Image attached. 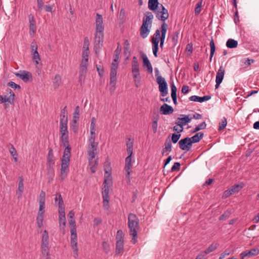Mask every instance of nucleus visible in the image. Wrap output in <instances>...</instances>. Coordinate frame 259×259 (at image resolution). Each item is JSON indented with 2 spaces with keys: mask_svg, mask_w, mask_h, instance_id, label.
I'll use <instances>...</instances> for the list:
<instances>
[{
  "mask_svg": "<svg viewBox=\"0 0 259 259\" xmlns=\"http://www.w3.org/2000/svg\"><path fill=\"white\" fill-rule=\"evenodd\" d=\"M104 27L103 25V18L101 15L96 14V32L95 34V50L97 53V49L102 46L104 37Z\"/></svg>",
  "mask_w": 259,
  "mask_h": 259,
  "instance_id": "obj_1",
  "label": "nucleus"
},
{
  "mask_svg": "<svg viewBox=\"0 0 259 259\" xmlns=\"http://www.w3.org/2000/svg\"><path fill=\"white\" fill-rule=\"evenodd\" d=\"M128 227L130 235L132 237V242L135 244L137 242V233L139 229V220L137 215L131 213L128 215Z\"/></svg>",
  "mask_w": 259,
  "mask_h": 259,
  "instance_id": "obj_2",
  "label": "nucleus"
},
{
  "mask_svg": "<svg viewBox=\"0 0 259 259\" xmlns=\"http://www.w3.org/2000/svg\"><path fill=\"white\" fill-rule=\"evenodd\" d=\"M148 8L150 10L154 11L158 8L156 16L158 20L164 21L168 18L169 14L165 7L160 4L159 6L158 0H149Z\"/></svg>",
  "mask_w": 259,
  "mask_h": 259,
  "instance_id": "obj_3",
  "label": "nucleus"
},
{
  "mask_svg": "<svg viewBox=\"0 0 259 259\" xmlns=\"http://www.w3.org/2000/svg\"><path fill=\"white\" fill-rule=\"evenodd\" d=\"M153 15L150 12H146L143 19V24L140 28V35L145 38L149 35L152 27Z\"/></svg>",
  "mask_w": 259,
  "mask_h": 259,
  "instance_id": "obj_4",
  "label": "nucleus"
},
{
  "mask_svg": "<svg viewBox=\"0 0 259 259\" xmlns=\"http://www.w3.org/2000/svg\"><path fill=\"white\" fill-rule=\"evenodd\" d=\"M59 202L58 203L59 207V221L60 228L63 234L65 233V228L66 226V218L65 207L64 206V203L62 197L59 195Z\"/></svg>",
  "mask_w": 259,
  "mask_h": 259,
  "instance_id": "obj_5",
  "label": "nucleus"
},
{
  "mask_svg": "<svg viewBox=\"0 0 259 259\" xmlns=\"http://www.w3.org/2000/svg\"><path fill=\"white\" fill-rule=\"evenodd\" d=\"M98 147V142H96L95 140H88L87 154L90 164H92L93 159L95 158L97 153Z\"/></svg>",
  "mask_w": 259,
  "mask_h": 259,
  "instance_id": "obj_6",
  "label": "nucleus"
},
{
  "mask_svg": "<svg viewBox=\"0 0 259 259\" xmlns=\"http://www.w3.org/2000/svg\"><path fill=\"white\" fill-rule=\"evenodd\" d=\"M68 122H60V134L62 143L64 146L69 147Z\"/></svg>",
  "mask_w": 259,
  "mask_h": 259,
  "instance_id": "obj_7",
  "label": "nucleus"
},
{
  "mask_svg": "<svg viewBox=\"0 0 259 259\" xmlns=\"http://www.w3.org/2000/svg\"><path fill=\"white\" fill-rule=\"evenodd\" d=\"M70 245L73 251V257L75 259H77L78 256V248L77 246L76 229L74 228L73 229H70Z\"/></svg>",
  "mask_w": 259,
  "mask_h": 259,
  "instance_id": "obj_8",
  "label": "nucleus"
},
{
  "mask_svg": "<svg viewBox=\"0 0 259 259\" xmlns=\"http://www.w3.org/2000/svg\"><path fill=\"white\" fill-rule=\"evenodd\" d=\"M116 241L115 253L119 254L122 252L124 247V234L122 230H119L117 232Z\"/></svg>",
  "mask_w": 259,
  "mask_h": 259,
  "instance_id": "obj_9",
  "label": "nucleus"
},
{
  "mask_svg": "<svg viewBox=\"0 0 259 259\" xmlns=\"http://www.w3.org/2000/svg\"><path fill=\"white\" fill-rule=\"evenodd\" d=\"M156 82L158 84L159 91L162 97H165L168 94V87L164 78L161 75H156Z\"/></svg>",
  "mask_w": 259,
  "mask_h": 259,
  "instance_id": "obj_10",
  "label": "nucleus"
},
{
  "mask_svg": "<svg viewBox=\"0 0 259 259\" xmlns=\"http://www.w3.org/2000/svg\"><path fill=\"white\" fill-rule=\"evenodd\" d=\"M70 148L69 147H66L65 148L63 155L61 160V168L62 169L69 170V164L70 158Z\"/></svg>",
  "mask_w": 259,
  "mask_h": 259,
  "instance_id": "obj_11",
  "label": "nucleus"
},
{
  "mask_svg": "<svg viewBox=\"0 0 259 259\" xmlns=\"http://www.w3.org/2000/svg\"><path fill=\"white\" fill-rule=\"evenodd\" d=\"M119 57L117 55L111 64L110 69V80L111 84H115L116 82L117 69L118 67V60Z\"/></svg>",
  "mask_w": 259,
  "mask_h": 259,
  "instance_id": "obj_12",
  "label": "nucleus"
},
{
  "mask_svg": "<svg viewBox=\"0 0 259 259\" xmlns=\"http://www.w3.org/2000/svg\"><path fill=\"white\" fill-rule=\"evenodd\" d=\"M6 93L9 94V96L0 95L1 103L14 104L15 95L10 89L6 90Z\"/></svg>",
  "mask_w": 259,
  "mask_h": 259,
  "instance_id": "obj_13",
  "label": "nucleus"
},
{
  "mask_svg": "<svg viewBox=\"0 0 259 259\" xmlns=\"http://www.w3.org/2000/svg\"><path fill=\"white\" fill-rule=\"evenodd\" d=\"M104 170L105 183H111L112 182L111 167L110 166V163L108 161H106L104 164Z\"/></svg>",
  "mask_w": 259,
  "mask_h": 259,
  "instance_id": "obj_14",
  "label": "nucleus"
},
{
  "mask_svg": "<svg viewBox=\"0 0 259 259\" xmlns=\"http://www.w3.org/2000/svg\"><path fill=\"white\" fill-rule=\"evenodd\" d=\"M179 145L182 150L187 151H189L192 146V142L190 141V139L188 137L181 139L179 142Z\"/></svg>",
  "mask_w": 259,
  "mask_h": 259,
  "instance_id": "obj_15",
  "label": "nucleus"
},
{
  "mask_svg": "<svg viewBox=\"0 0 259 259\" xmlns=\"http://www.w3.org/2000/svg\"><path fill=\"white\" fill-rule=\"evenodd\" d=\"M96 119L95 117H92L91 121L90 132L88 140H96Z\"/></svg>",
  "mask_w": 259,
  "mask_h": 259,
  "instance_id": "obj_16",
  "label": "nucleus"
},
{
  "mask_svg": "<svg viewBox=\"0 0 259 259\" xmlns=\"http://www.w3.org/2000/svg\"><path fill=\"white\" fill-rule=\"evenodd\" d=\"M242 186L237 184L232 186L230 189L226 190L223 194V197L227 198L235 193L239 192Z\"/></svg>",
  "mask_w": 259,
  "mask_h": 259,
  "instance_id": "obj_17",
  "label": "nucleus"
},
{
  "mask_svg": "<svg viewBox=\"0 0 259 259\" xmlns=\"http://www.w3.org/2000/svg\"><path fill=\"white\" fill-rule=\"evenodd\" d=\"M28 20L29 23V33L31 36H33L36 30V22L32 14L28 15Z\"/></svg>",
  "mask_w": 259,
  "mask_h": 259,
  "instance_id": "obj_18",
  "label": "nucleus"
},
{
  "mask_svg": "<svg viewBox=\"0 0 259 259\" xmlns=\"http://www.w3.org/2000/svg\"><path fill=\"white\" fill-rule=\"evenodd\" d=\"M225 74V69L223 66H221L217 73L215 78V89H217L222 82Z\"/></svg>",
  "mask_w": 259,
  "mask_h": 259,
  "instance_id": "obj_19",
  "label": "nucleus"
},
{
  "mask_svg": "<svg viewBox=\"0 0 259 259\" xmlns=\"http://www.w3.org/2000/svg\"><path fill=\"white\" fill-rule=\"evenodd\" d=\"M192 118L190 117L189 115H185L181 114L180 117L178 118L176 121V124L181 125L183 127L187 123L191 121Z\"/></svg>",
  "mask_w": 259,
  "mask_h": 259,
  "instance_id": "obj_20",
  "label": "nucleus"
},
{
  "mask_svg": "<svg viewBox=\"0 0 259 259\" xmlns=\"http://www.w3.org/2000/svg\"><path fill=\"white\" fill-rule=\"evenodd\" d=\"M132 157H130V156H127L126 157L125 159V170L126 172V175H125V177L126 179L130 180V174L132 171Z\"/></svg>",
  "mask_w": 259,
  "mask_h": 259,
  "instance_id": "obj_21",
  "label": "nucleus"
},
{
  "mask_svg": "<svg viewBox=\"0 0 259 259\" xmlns=\"http://www.w3.org/2000/svg\"><path fill=\"white\" fill-rule=\"evenodd\" d=\"M259 254L258 248H253L250 250H245L240 254L242 259L245 257H250L254 255H256Z\"/></svg>",
  "mask_w": 259,
  "mask_h": 259,
  "instance_id": "obj_22",
  "label": "nucleus"
},
{
  "mask_svg": "<svg viewBox=\"0 0 259 259\" xmlns=\"http://www.w3.org/2000/svg\"><path fill=\"white\" fill-rule=\"evenodd\" d=\"M167 28H168V25L165 22H164L161 25V37H160V40H159V41H160V47L161 48H162V47L163 46L164 40H165V35H166V31H167Z\"/></svg>",
  "mask_w": 259,
  "mask_h": 259,
  "instance_id": "obj_23",
  "label": "nucleus"
},
{
  "mask_svg": "<svg viewBox=\"0 0 259 259\" xmlns=\"http://www.w3.org/2000/svg\"><path fill=\"white\" fill-rule=\"evenodd\" d=\"M15 75L25 82H27L30 78H32L31 73L26 71H23L19 73H17Z\"/></svg>",
  "mask_w": 259,
  "mask_h": 259,
  "instance_id": "obj_24",
  "label": "nucleus"
},
{
  "mask_svg": "<svg viewBox=\"0 0 259 259\" xmlns=\"http://www.w3.org/2000/svg\"><path fill=\"white\" fill-rule=\"evenodd\" d=\"M172 144L170 139L167 138L164 143V148L162 150V154L166 155L171 151Z\"/></svg>",
  "mask_w": 259,
  "mask_h": 259,
  "instance_id": "obj_25",
  "label": "nucleus"
},
{
  "mask_svg": "<svg viewBox=\"0 0 259 259\" xmlns=\"http://www.w3.org/2000/svg\"><path fill=\"white\" fill-rule=\"evenodd\" d=\"M160 112L163 115H168L174 112V109L171 106L164 103L160 107Z\"/></svg>",
  "mask_w": 259,
  "mask_h": 259,
  "instance_id": "obj_26",
  "label": "nucleus"
},
{
  "mask_svg": "<svg viewBox=\"0 0 259 259\" xmlns=\"http://www.w3.org/2000/svg\"><path fill=\"white\" fill-rule=\"evenodd\" d=\"M141 56L143 59L144 66L147 67V70L150 73H152L153 72L152 66L146 55L144 53H142Z\"/></svg>",
  "mask_w": 259,
  "mask_h": 259,
  "instance_id": "obj_27",
  "label": "nucleus"
},
{
  "mask_svg": "<svg viewBox=\"0 0 259 259\" xmlns=\"http://www.w3.org/2000/svg\"><path fill=\"white\" fill-rule=\"evenodd\" d=\"M69 223L71 226L70 229H73L74 228H76V223L74 219V212L73 210H70L69 212Z\"/></svg>",
  "mask_w": 259,
  "mask_h": 259,
  "instance_id": "obj_28",
  "label": "nucleus"
},
{
  "mask_svg": "<svg viewBox=\"0 0 259 259\" xmlns=\"http://www.w3.org/2000/svg\"><path fill=\"white\" fill-rule=\"evenodd\" d=\"M112 182L111 183H105V182H104V186L103 188H102V196L103 198L105 199H109V186L111 185Z\"/></svg>",
  "mask_w": 259,
  "mask_h": 259,
  "instance_id": "obj_29",
  "label": "nucleus"
},
{
  "mask_svg": "<svg viewBox=\"0 0 259 259\" xmlns=\"http://www.w3.org/2000/svg\"><path fill=\"white\" fill-rule=\"evenodd\" d=\"M41 249L42 255L46 256V259H51V255L49 252V245H41Z\"/></svg>",
  "mask_w": 259,
  "mask_h": 259,
  "instance_id": "obj_30",
  "label": "nucleus"
},
{
  "mask_svg": "<svg viewBox=\"0 0 259 259\" xmlns=\"http://www.w3.org/2000/svg\"><path fill=\"white\" fill-rule=\"evenodd\" d=\"M62 84L61 77L59 74H56L53 81V87L55 89H58Z\"/></svg>",
  "mask_w": 259,
  "mask_h": 259,
  "instance_id": "obj_31",
  "label": "nucleus"
},
{
  "mask_svg": "<svg viewBox=\"0 0 259 259\" xmlns=\"http://www.w3.org/2000/svg\"><path fill=\"white\" fill-rule=\"evenodd\" d=\"M89 46H90V41L89 40V38L86 37L84 39L83 41V46L82 48V54H86L89 55L90 51H89Z\"/></svg>",
  "mask_w": 259,
  "mask_h": 259,
  "instance_id": "obj_32",
  "label": "nucleus"
},
{
  "mask_svg": "<svg viewBox=\"0 0 259 259\" xmlns=\"http://www.w3.org/2000/svg\"><path fill=\"white\" fill-rule=\"evenodd\" d=\"M32 59L36 65H38L40 63V56L37 51L31 53Z\"/></svg>",
  "mask_w": 259,
  "mask_h": 259,
  "instance_id": "obj_33",
  "label": "nucleus"
},
{
  "mask_svg": "<svg viewBox=\"0 0 259 259\" xmlns=\"http://www.w3.org/2000/svg\"><path fill=\"white\" fill-rule=\"evenodd\" d=\"M66 107H65L61 111L60 122H68Z\"/></svg>",
  "mask_w": 259,
  "mask_h": 259,
  "instance_id": "obj_34",
  "label": "nucleus"
},
{
  "mask_svg": "<svg viewBox=\"0 0 259 259\" xmlns=\"http://www.w3.org/2000/svg\"><path fill=\"white\" fill-rule=\"evenodd\" d=\"M79 107L78 106H77L75 108L73 116V122L74 124L77 123V122L78 120V119L79 118Z\"/></svg>",
  "mask_w": 259,
  "mask_h": 259,
  "instance_id": "obj_35",
  "label": "nucleus"
},
{
  "mask_svg": "<svg viewBox=\"0 0 259 259\" xmlns=\"http://www.w3.org/2000/svg\"><path fill=\"white\" fill-rule=\"evenodd\" d=\"M237 41L231 38L229 39L226 42V46L230 49L235 48L237 47Z\"/></svg>",
  "mask_w": 259,
  "mask_h": 259,
  "instance_id": "obj_36",
  "label": "nucleus"
},
{
  "mask_svg": "<svg viewBox=\"0 0 259 259\" xmlns=\"http://www.w3.org/2000/svg\"><path fill=\"white\" fill-rule=\"evenodd\" d=\"M44 219V213H37L36 217V223L38 228H41L43 226V222Z\"/></svg>",
  "mask_w": 259,
  "mask_h": 259,
  "instance_id": "obj_37",
  "label": "nucleus"
},
{
  "mask_svg": "<svg viewBox=\"0 0 259 259\" xmlns=\"http://www.w3.org/2000/svg\"><path fill=\"white\" fill-rule=\"evenodd\" d=\"M49 234L47 230H45L43 232L42 239H41V245H49Z\"/></svg>",
  "mask_w": 259,
  "mask_h": 259,
  "instance_id": "obj_38",
  "label": "nucleus"
},
{
  "mask_svg": "<svg viewBox=\"0 0 259 259\" xmlns=\"http://www.w3.org/2000/svg\"><path fill=\"white\" fill-rule=\"evenodd\" d=\"M89 55L84 53L83 54H82V60L80 66L88 67Z\"/></svg>",
  "mask_w": 259,
  "mask_h": 259,
  "instance_id": "obj_39",
  "label": "nucleus"
},
{
  "mask_svg": "<svg viewBox=\"0 0 259 259\" xmlns=\"http://www.w3.org/2000/svg\"><path fill=\"white\" fill-rule=\"evenodd\" d=\"M219 244L217 243L211 244L204 252L207 255L217 249Z\"/></svg>",
  "mask_w": 259,
  "mask_h": 259,
  "instance_id": "obj_40",
  "label": "nucleus"
},
{
  "mask_svg": "<svg viewBox=\"0 0 259 259\" xmlns=\"http://www.w3.org/2000/svg\"><path fill=\"white\" fill-rule=\"evenodd\" d=\"M209 46L210 48V61H211L212 58L214 55V52H215V45L214 42L213 41V39L212 38H211V39L209 43Z\"/></svg>",
  "mask_w": 259,
  "mask_h": 259,
  "instance_id": "obj_41",
  "label": "nucleus"
},
{
  "mask_svg": "<svg viewBox=\"0 0 259 259\" xmlns=\"http://www.w3.org/2000/svg\"><path fill=\"white\" fill-rule=\"evenodd\" d=\"M211 98L210 96H204L203 97H199L195 96V102H198L200 103L207 101Z\"/></svg>",
  "mask_w": 259,
  "mask_h": 259,
  "instance_id": "obj_42",
  "label": "nucleus"
},
{
  "mask_svg": "<svg viewBox=\"0 0 259 259\" xmlns=\"http://www.w3.org/2000/svg\"><path fill=\"white\" fill-rule=\"evenodd\" d=\"M19 183H18V191L20 193H22L24 191V184H23V178L22 176H20L19 177Z\"/></svg>",
  "mask_w": 259,
  "mask_h": 259,
  "instance_id": "obj_43",
  "label": "nucleus"
},
{
  "mask_svg": "<svg viewBox=\"0 0 259 259\" xmlns=\"http://www.w3.org/2000/svg\"><path fill=\"white\" fill-rule=\"evenodd\" d=\"M158 44L159 42L156 41H152V50L153 53L155 57H157V52L158 50Z\"/></svg>",
  "mask_w": 259,
  "mask_h": 259,
  "instance_id": "obj_44",
  "label": "nucleus"
},
{
  "mask_svg": "<svg viewBox=\"0 0 259 259\" xmlns=\"http://www.w3.org/2000/svg\"><path fill=\"white\" fill-rule=\"evenodd\" d=\"M132 73H133V77L135 80V82L136 83V87H138L139 86L138 83L140 82V78H141L140 72H134Z\"/></svg>",
  "mask_w": 259,
  "mask_h": 259,
  "instance_id": "obj_45",
  "label": "nucleus"
},
{
  "mask_svg": "<svg viewBox=\"0 0 259 259\" xmlns=\"http://www.w3.org/2000/svg\"><path fill=\"white\" fill-rule=\"evenodd\" d=\"M158 127V118H154L152 123V128L154 134L157 132Z\"/></svg>",
  "mask_w": 259,
  "mask_h": 259,
  "instance_id": "obj_46",
  "label": "nucleus"
},
{
  "mask_svg": "<svg viewBox=\"0 0 259 259\" xmlns=\"http://www.w3.org/2000/svg\"><path fill=\"white\" fill-rule=\"evenodd\" d=\"M160 32L161 30L157 29L154 33V36L152 39V41H156L157 42H159V40H160Z\"/></svg>",
  "mask_w": 259,
  "mask_h": 259,
  "instance_id": "obj_47",
  "label": "nucleus"
},
{
  "mask_svg": "<svg viewBox=\"0 0 259 259\" xmlns=\"http://www.w3.org/2000/svg\"><path fill=\"white\" fill-rule=\"evenodd\" d=\"M53 151L51 149L49 151V153H48V159H47L48 163L50 165H51V164H53L54 163V162L53 159Z\"/></svg>",
  "mask_w": 259,
  "mask_h": 259,
  "instance_id": "obj_48",
  "label": "nucleus"
},
{
  "mask_svg": "<svg viewBox=\"0 0 259 259\" xmlns=\"http://www.w3.org/2000/svg\"><path fill=\"white\" fill-rule=\"evenodd\" d=\"M130 43L127 40H125L124 42V53L125 54H128L130 53Z\"/></svg>",
  "mask_w": 259,
  "mask_h": 259,
  "instance_id": "obj_49",
  "label": "nucleus"
},
{
  "mask_svg": "<svg viewBox=\"0 0 259 259\" xmlns=\"http://www.w3.org/2000/svg\"><path fill=\"white\" fill-rule=\"evenodd\" d=\"M206 124L205 121H203L201 123L198 124L195 126V132L199 131V130L204 129L206 127Z\"/></svg>",
  "mask_w": 259,
  "mask_h": 259,
  "instance_id": "obj_50",
  "label": "nucleus"
},
{
  "mask_svg": "<svg viewBox=\"0 0 259 259\" xmlns=\"http://www.w3.org/2000/svg\"><path fill=\"white\" fill-rule=\"evenodd\" d=\"M69 170L61 169L60 179L61 181H63L67 176Z\"/></svg>",
  "mask_w": 259,
  "mask_h": 259,
  "instance_id": "obj_51",
  "label": "nucleus"
},
{
  "mask_svg": "<svg viewBox=\"0 0 259 259\" xmlns=\"http://www.w3.org/2000/svg\"><path fill=\"white\" fill-rule=\"evenodd\" d=\"M134 139L133 138H128L126 142L127 148L133 149Z\"/></svg>",
  "mask_w": 259,
  "mask_h": 259,
  "instance_id": "obj_52",
  "label": "nucleus"
},
{
  "mask_svg": "<svg viewBox=\"0 0 259 259\" xmlns=\"http://www.w3.org/2000/svg\"><path fill=\"white\" fill-rule=\"evenodd\" d=\"M46 194L43 191H41L39 196V203H45Z\"/></svg>",
  "mask_w": 259,
  "mask_h": 259,
  "instance_id": "obj_53",
  "label": "nucleus"
},
{
  "mask_svg": "<svg viewBox=\"0 0 259 259\" xmlns=\"http://www.w3.org/2000/svg\"><path fill=\"white\" fill-rule=\"evenodd\" d=\"M180 137H181L180 134H173L171 136V140L174 143H176L179 141Z\"/></svg>",
  "mask_w": 259,
  "mask_h": 259,
  "instance_id": "obj_54",
  "label": "nucleus"
},
{
  "mask_svg": "<svg viewBox=\"0 0 259 259\" xmlns=\"http://www.w3.org/2000/svg\"><path fill=\"white\" fill-rule=\"evenodd\" d=\"M9 152L11 153V155L13 156H17L18 155L16 149L12 145H11V147L9 148Z\"/></svg>",
  "mask_w": 259,
  "mask_h": 259,
  "instance_id": "obj_55",
  "label": "nucleus"
},
{
  "mask_svg": "<svg viewBox=\"0 0 259 259\" xmlns=\"http://www.w3.org/2000/svg\"><path fill=\"white\" fill-rule=\"evenodd\" d=\"M102 246L104 251L107 253L109 252L110 250L109 245L107 243L106 241H103L102 243Z\"/></svg>",
  "mask_w": 259,
  "mask_h": 259,
  "instance_id": "obj_56",
  "label": "nucleus"
},
{
  "mask_svg": "<svg viewBox=\"0 0 259 259\" xmlns=\"http://www.w3.org/2000/svg\"><path fill=\"white\" fill-rule=\"evenodd\" d=\"M201 7L202 1H200L197 4L196 7H195V15L198 14L200 12L201 10Z\"/></svg>",
  "mask_w": 259,
  "mask_h": 259,
  "instance_id": "obj_57",
  "label": "nucleus"
},
{
  "mask_svg": "<svg viewBox=\"0 0 259 259\" xmlns=\"http://www.w3.org/2000/svg\"><path fill=\"white\" fill-rule=\"evenodd\" d=\"M39 209L38 213H45V203H39Z\"/></svg>",
  "mask_w": 259,
  "mask_h": 259,
  "instance_id": "obj_58",
  "label": "nucleus"
},
{
  "mask_svg": "<svg viewBox=\"0 0 259 259\" xmlns=\"http://www.w3.org/2000/svg\"><path fill=\"white\" fill-rule=\"evenodd\" d=\"M183 127L181 125H179V124H176L174 126L173 130L176 131L178 134H180L183 131Z\"/></svg>",
  "mask_w": 259,
  "mask_h": 259,
  "instance_id": "obj_59",
  "label": "nucleus"
},
{
  "mask_svg": "<svg viewBox=\"0 0 259 259\" xmlns=\"http://www.w3.org/2000/svg\"><path fill=\"white\" fill-rule=\"evenodd\" d=\"M8 85L11 87L12 88L14 89L15 90L18 89L19 90L20 89V86L14 82L10 81L8 82Z\"/></svg>",
  "mask_w": 259,
  "mask_h": 259,
  "instance_id": "obj_60",
  "label": "nucleus"
},
{
  "mask_svg": "<svg viewBox=\"0 0 259 259\" xmlns=\"http://www.w3.org/2000/svg\"><path fill=\"white\" fill-rule=\"evenodd\" d=\"M203 137L202 132H199L195 134V143L199 142Z\"/></svg>",
  "mask_w": 259,
  "mask_h": 259,
  "instance_id": "obj_61",
  "label": "nucleus"
},
{
  "mask_svg": "<svg viewBox=\"0 0 259 259\" xmlns=\"http://www.w3.org/2000/svg\"><path fill=\"white\" fill-rule=\"evenodd\" d=\"M132 73L140 72L139 64H132Z\"/></svg>",
  "mask_w": 259,
  "mask_h": 259,
  "instance_id": "obj_62",
  "label": "nucleus"
},
{
  "mask_svg": "<svg viewBox=\"0 0 259 259\" xmlns=\"http://www.w3.org/2000/svg\"><path fill=\"white\" fill-rule=\"evenodd\" d=\"M180 165H181L179 162H175L171 168V171H175L179 170L180 167Z\"/></svg>",
  "mask_w": 259,
  "mask_h": 259,
  "instance_id": "obj_63",
  "label": "nucleus"
},
{
  "mask_svg": "<svg viewBox=\"0 0 259 259\" xmlns=\"http://www.w3.org/2000/svg\"><path fill=\"white\" fill-rule=\"evenodd\" d=\"M206 254L204 251L201 252L200 254L197 255L195 259H206Z\"/></svg>",
  "mask_w": 259,
  "mask_h": 259,
  "instance_id": "obj_64",
  "label": "nucleus"
}]
</instances>
